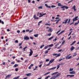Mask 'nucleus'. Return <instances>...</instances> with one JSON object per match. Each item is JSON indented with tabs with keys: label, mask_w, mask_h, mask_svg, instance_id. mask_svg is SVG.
<instances>
[{
	"label": "nucleus",
	"mask_w": 79,
	"mask_h": 79,
	"mask_svg": "<svg viewBox=\"0 0 79 79\" xmlns=\"http://www.w3.org/2000/svg\"><path fill=\"white\" fill-rule=\"evenodd\" d=\"M24 40H29V38L28 37V36H24Z\"/></svg>",
	"instance_id": "nucleus-1"
},
{
	"label": "nucleus",
	"mask_w": 79,
	"mask_h": 79,
	"mask_svg": "<svg viewBox=\"0 0 79 79\" xmlns=\"http://www.w3.org/2000/svg\"><path fill=\"white\" fill-rule=\"evenodd\" d=\"M78 18V16H76L73 19V22H74V21H77L78 19H77Z\"/></svg>",
	"instance_id": "nucleus-2"
},
{
	"label": "nucleus",
	"mask_w": 79,
	"mask_h": 79,
	"mask_svg": "<svg viewBox=\"0 0 79 79\" xmlns=\"http://www.w3.org/2000/svg\"><path fill=\"white\" fill-rule=\"evenodd\" d=\"M72 58V56H69V55L66 57V59H70V58Z\"/></svg>",
	"instance_id": "nucleus-3"
},
{
	"label": "nucleus",
	"mask_w": 79,
	"mask_h": 79,
	"mask_svg": "<svg viewBox=\"0 0 79 79\" xmlns=\"http://www.w3.org/2000/svg\"><path fill=\"white\" fill-rule=\"evenodd\" d=\"M30 54L29 55V56H31L32 55V53H33V51H32L31 49H30Z\"/></svg>",
	"instance_id": "nucleus-4"
},
{
	"label": "nucleus",
	"mask_w": 79,
	"mask_h": 79,
	"mask_svg": "<svg viewBox=\"0 0 79 79\" xmlns=\"http://www.w3.org/2000/svg\"><path fill=\"white\" fill-rule=\"evenodd\" d=\"M68 19H65L64 20V22H62L63 24H66V23H67V22H68Z\"/></svg>",
	"instance_id": "nucleus-5"
},
{
	"label": "nucleus",
	"mask_w": 79,
	"mask_h": 79,
	"mask_svg": "<svg viewBox=\"0 0 79 79\" xmlns=\"http://www.w3.org/2000/svg\"><path fill=\"white\" fill-rule=\"evenodd\" d=\"M76 7L75 6H73L71 8V9H73L74 11H76Z\"/></svg>",
	"instance_id": "nucleus-6"
},
{
	"label": "nucleus",
	"mask_w": 79,
	"mask_h": 79,
	"mask_svg": "<svg viewBox=\"0 0 79 79\" xmlns=\"http://www.w3.org/2000/svg\"><path fill=\"white\" fill-rule=\"evenodd\" d=\"M48 32H52L53 31V29H52V28L50 27L49 28V30H48Z\"/></svg>",
	"instance_id": "nucleus-7"
},
{
	"label": "nucleus",
	"mask_w": 79,
	"mask_h": 79,
	"mask_svg": "<svg viewBox=\"0 0 79 79\" xmlns=\"http://www.w3.org/2000/svg\"><path fill=\"white\" fill-rule=\"evenodd\" d=\"M75 73H76V72L74 71L72 72H69V74H75Z\"/></svg>",
	"instance_id": "nucleus-8"
},
{
	"label": "nucleus",
	"mask_w": 79,
	"mask_h": 79,
	"mask_svg": "<svg viewBox=\"0 0 79 79\" xmlns=\"http://www.w3.org/2000/svg\"><path fill=\"white\" fill-rule=\"evenodd\" d=\"M56 76L55 75L54 76H53L50 79H56Z\"/></svg>",
	"instance_id": "nucleus-9"
},
{
	"label": "nucleus",
	"mask_w": 79,
	"mask_h": 79,
	"mask_svg": "<svg viewBox=\"0 0 79 79\" xmlns=\"http://www.w3.org/2000/svg\"><path fill=\"white\" fill-rule=\"evenodd\" d=\"M11 75H8L6 77V79H7V78H9L11 77Z\"/></svg>",
	"instance_id": "nucleus-10"
},
{
	"label": "nucleus",
	"mask_w": 79,
	"mask_h": 79,
	"mask_svg": "<svg viewBox=\"0 0 79 79\" xmlns=\"http://www.w3.org/2000/svg\"><path fill=\"white\" fill-rule=\"evenodd\" d=\"M65 31L64 30L62 31H61L60 33H59V34H58V35H60V34H61L62 33H63Z\"/></svg>",
	"instance_id": "nucleus-11"
},
{
	"label": "nucleus",
	"mask_w": 79,
	"mask_h": 79,
	"mask_svg": "<svg viewBox=\"0 0 79 79\" xmlns=\"http://www.w3.org/2000/svg\"><path fill=\"white\" fill-rule=\"evenodd\" d=\"M54 60H55V59H53L51 60H50L49 61V63H50V64H51V63H52V62L54 61Z\"/></svg>",
	"instance_id": "nucleus-12"
},
{
	"label": "nucleus",
	"mask_w": 79,
	"mask_h": 79,
	"mask_svg": "<svg viewBox=\"0 0 79 79\" xmlns=\"http://www.w3.org/2000/svg\"><path fill=\"white\" fill-rule=\"evenodd\" d=\"M56 67H54L50 69H49V70H52L53 69H56Z\"/></svg>",
	"instance_id": "nucleus-13"
},
{
	"label": "nucleus",
	"mask_w": 79,
	"mask_h": 79,
	"mask_svg": "<svg viewBox=\"0 0 79 79\" xmlns=\"http://www.w3.org/2000/svg\"><path fill=\"white\" fill-rule=\"evenodd\" d=\"M62 8H65V9H68V8H69V7H68L66 6H63V7H62Z\"/></svg>",
	"instance_id": "nucleus-14"
},
{
	"label": "nucleus",
	"mask_w": 79,
	"mask_h": 79,
	"mask_svg": "<svg viewBox=\"0 0 79 79\" xmlns=\"http://www.w3.org/2000/svg\"><path fill=\"white\" fill-rule=\"evenodd\" d=\"M75 48H74V47L73 46H72V47L71 48L70 50L71 51H73V50H74V49Z\"/></svg>",
	"instance_id": "nucleus-15"
},
{
	"label": "nucleus",
	"mask_w": 79,
	"mask_h": 79,
	"mask_svg": "<svg viewBox=\"0 0 79 79\" xmlns=\"http://www.w3.org/2000/svg\"><path fill=\"white\" fill-rule=\"evenodd\" d=\"M60 75H61V73H58L56 76V77H58V76H60Z\"/></svg>",
	"instance_id": "nucleus-16"
},
{
	"label": "nucleus",
	"mask_w": 79,
	"mask_h": 79,
	"mask_svg": "<svg viewBox=\"0 0 79 79\" xmlns=\"http://www.w3.org/2000/svg\"><path fill=\"white\" fill-rule=\"evenodd\" d=\"M58 6H63V5H61V3H58Z\"/></svg>",
	"instance_id": "nucleus-17"
},
{
	"label": "nucleus",
	"mask_w": 79,
	"mask_h": 79,
	"mask_svg": "<svg viewBox=\"0 0 79 79\" xmlns=\"http://www.w3.org/2000/svg\"><path fill=\"white\" fill-rule=\"evenodd\" d=\"M32 73H29L27 74L26 75L27 76H31V74Z\"/></svg>",
	"instance_id": "nucleus-18"
},
{
	"label": "nucleus",
	"mask_w": 79,
	"mask_h": 79,
	"mask_svg": "<svg viewBox=\"0 0 79 79\" xmlns=\"http://www.w3.org/2000/svg\"><path fill=\"white\" fill-rule=\"evenodd\" d=\"M45 6H46L47 8H51V6H48V5H47V4H45Z\"/></svg>",
	"instance_id": "nucleus-19"
},
{
	"label": "nucleus",
	"mask_w": 79,
	"mask_h": 79,
	"mask_svg": "<svg viewBox=\"0 0 79 79\" xmlns=\"http://www.w3.org/2000/svg\"><path fill=\"white\" fill-rule=\"evenodd\" d=\"M34 37H38V36H39V34L34 35Z\"/></svg>",
	"instance_id": "nucleus-20"
},
{
	"label": "nucleus",
	"mask_w": 79,
	"mask_h": 79,
	"mask_svg": "<svg viewBox=\"0 0 79 79\" xmlns=\"http://www.w3.org/2000/svg\"><path fill=\"white\" fill-rule=\"evenodd\" d=\"M17 66H18V64H15L14 66V68H16Z\"/></svg>",
	"instance_id": "nucleus-21"
},
{
	"label": "nucleus",
	"mask_w": 79,
	"mask_h": 79,
	"mask_svg": "<svg viewBox=\"0 0 79 79\" xmlns=\"http://www.w3.org/2000/svg\"><path fill=\"white\" fill-rule=\"evenodd\" d=\"M2 23V24H4V22L3 21H2V20H0V23Z\"/></svg>",
	"instance_id": "nucleus-22"
},
{
	"label": "nucleus",
	"mask_w": 79,
	"mask_h": 79,
	"mask_svg": "<svg viewBox=\"0 0 79 79\" xmlns=\"http://www.w3.org/2000/svg\"><path fill=\"white\" fill-rule=\"evenodd\" d=\"M60 64H59L57 66V69H58V68H60Z\"/></svg>",
	"instance_id": "nucleus-23"
},
{
	"label": "nucleus",
	"mask_w": 79,
	"mask_h": 79,
	"mask_svg": "<svg viewBox=\"0 0 79 79\" xmlns=\"http://www.w3.org/2000/svg\"><path fill=\"white\" fill-rule=\"evenodd\" d=\"M50 72L47 73H45L44 74V76H46V75H47L48 74H50Z\"/></svg>",
	"instance_id": "nucleus-24"
},
{
	"label": "nucleus",
	"mask_w": 79,
	"mask_h": 79,
	"mask_svg": "<svg viewBox=\"0 0 79 79\" xmlns=\"http://www.w3.org/2000/svg\"><path fill=\"white\" fill-rule=\"evenodd\" d=\"M70 21H71V19H69V20L68 22H67L68 24H69V23H70Z\"/></svg>",
	"instance_id": "nucleus-25"
},
{
	"label": "nucleus",
	"mask_w": 79,
	"mask_h": 79,
	"mask_svg": "<svg viewBox=\"0 0 79 79\" xmlns=\"http://www.w3.org/2000/svg\"><path fill=\"white\" fill-rule=\"evenodd\" d=\"M42 7H43V6H41L38 7V8L39 9H42Z\"/></svg>",
	"instance_id": "nucleus-26"
},
{
	"label": "nucleus",
	"mask_w": 79,
	"mask_h": 79,
	"mask_svg": "<svg viewBox=\"0 0 79 79\" xmlns=\"http://www.w3.org/2000/svg\"><path fill=\"white\" fill-rule=\"evenodd\" d=\"M53 36H52L51 37L48 39V40H50L51 39H53Z\"/></svg>",
	"instance_id": "nucleus-27"
},
{
	"label": "nucleus",
	"mask_w": 79,
	"mask_h": 79,
	"mask_svg": "<svg viewBox=\"0 0 79 79\" xmlns=\"http://www.w3.org/2000/svg\"><path fill=\"white\" fill-rule=\"evenodd\" d=\"M44 46H45V45L43 44V45H42L41 47H40V48H43V47H44Z\"/></svg>",
	"instance_id": "nucleus-28"
},
{
	"label": "nucleus",
	"mask_w": 79,
	"mask_h": 79,
	"mask_svg": "<svg viewBox=\"0 0 79 79\" xmlns=\"http://www.w3.org/2000/svg\"><path fill=\"white\" fill-rule=\"evenodd\" d=\"M61 55V54L60 53L59 54H57V55L56 56V57H58V56H60Z\"/></svg>",
	"instance_id": "nucleus-29"
},
{
	"label": "nucleus",
	"mask_w": 79,
	"mask_h": 79,
	"mask_svg": "<svg viewBox=\"0 0 79 79\" xmlns=\"http://www.w3.org/2000/svg\"><path fill=\"white\" fill-rule=\"evenodd\" d=\"M45 25H46V26H50V25H51V24H50L46 23L45 24Z\"/></svg>",
	"instance_id": "nucleus-30"
},
{
	"label": "nucleus",
	"mask_w": 79,
	"mask_h": 79,
	"mask_svg": "<svg viewBox=\"0 0 79 79\" xmlns=\"http://www.w3.org/2000/svg\"><path fill=\"white\" fill-rule=\"evenodd\" d=\"M62 7H63V6L61 7V8H62L63 9L62 10H63V11H64V10H65V9H64L65 7L62 8Z\"/></svg>",
	"instance_id": "nucleus-31"
},
{
	"label": "nucleus",
	"mask_w": 79,
	"mask_h": 79,
	"mask_svg": "<svg viewBox=\"0 0 79 79\" xmlns=\"http://www.w3.org/2000/svg\"><path fill=\"white\" fill-rule=\"evenodd\" d=\"M51 7L52 8H55V7H56V6L54 5H52L51 6Z\"/></svg>",
	"instance_id": "nucleus-32"
},
{
	"label": "nucleus",
	"mask_w": 79,
	"mask_h": 79,
	"mask_svg": "<svg viewBox=\"0 0 79 79\" xmlns=\"http://www.w3.org/2000/svg\"><path fill=\"white\" fill-rule=\"evenodd\" d=\"M74 75H70V77H74Z\"/></svg>",
	"instance_id": "nucleus-33"
},
{
	"label": "nucleus",
	"mask_w": 79,
	"mask_h": 79,
	"mask_svg": "<svg viewBox=\"0 0 79 79\" xmlns=\"http://www.w3.org/2000/svg\"><path fill=\"white\" fill-rule=\"evenodd\" d=\"M64 43H65V41L64 40L62 43V45H63V44H64Z\"/></svg>",
	"instance_id": "nucleus-34"
},
{
	"label": "nucleus",
	"mask_w": 79,
	"mask_h": 79,
	"mask_svg": "<svg viewBox=\"0 0 79 79\" xmlns=\"http://www.w3.org/2000/svg\"><path fill=\"white\" fill-rule=\"evenodd\" d=\"M73 71V69H70L69 71Z\"/></svg>",
	"instance_id": "nucleus-35"
},
{
	"label": "nucleus",
	"mask_w": 79,
	"mask_h": 79,
	"mask_svg": "<svg viewBox=\"0 0 79 79\" xmlns=\"http://www.w3.org/2000/svg\"><path fill=\"white\" fill-rule=\"evenodd\" d=\"M79 24L78 22L77 23H75V24H74V26H76L77 25V24Z\"/></svg>",
	"instance_id": "nucleus-36"
},
{
	"label": "nucleus",
	"mask_w": 79,
	"mask_h": 79,
	"mask_svg": "<svg viewBox=\"0 0 79 79\" xmlns=\"http://www.w3.org/2000/svg\"><path fill=\"white\" fill-rule=\"evenodd\" d=\"M53 44H52L51 45H48V47H53Z\"/></svg>",
	"instance_id": "nucleus-37"
},
{
	"label": "nucleus",
	"mask_w": 79,
	"mask_h": 79,
	"mask_svg": "<svg viewBox=\"0 0 79 79\" xmlns=\"http://www.w3.org/2000/svg\"><path fill=\"white\" fill-rule=\"evenodd\" d=\"M48 45H47V46H46L44 48V49H47V48H48Z\"/></svg>",
	"instance_id": "nucleus-38"
},
{
	"label": "nucleus",
	"mask_w": 79,
	"mask_h": 79,
	"mask_svg": "<svg viewBox=\"0 0 79 79\" xmlns=\"http://www.w3.org/2000/svg\"><path fill=\"white\" fill-rule=\"evenodd\" d=\"M33 31V29L31 30V31H29V33H31V32H32Z\"/></svg>",
	"instance_id": "nucleus-39"
},
{
	"label": "nucleus",
	"mask_w": 79,
	"mask_h": 79,
	"mask_svg": "<svg viewBox=\"0 0 79 79\" xmlns=\"http://www.w3.org/2000/svg\"><path fill=\"white\" fill-rule=\"evenodd\" d=\"M57 73H58V72H56L54 73L55 75L56 74H57Z\"/></svg>",
	"instance_id": "nucleus-40"
},
{
	"label": "nucleus",
	"mask_w": 79,
	"mask_h": 79,
	"mask_svg": "<svg viewBox=\"0 0 79 79\" xmlns=\"http://www.w3.org/2000/svg\"><path fill=\"white\" fill-rule=\"evenodd\" d=\"M58 55L57 54L54 53V54H53V56H56V55Z\"/></svg>",
	"instance_id": "nucleus-41"
},
{
	"label": "nucleus",
	"mask_w": 79,
	"mask_h": 79,
	"mask_svg": "<svg viewBox=\"0 0 79 79\" xmlns=\"http://www.w3.org/2000/svg\"><path fill=\"white\" fill-rule=\"evenodd\" d=\"M49 60H49V59H47L46 60V62H47V61H49Z\"/></svg>",
	"instance_id": "nucleus-42"
},
{
	"label": "nucleus",
	"mask_w": 79,
	"mask_h": 79,
	"mask_svg": "<svg viewBox=\"0 0 79 79\" xmlns=\"http://www.w3.org/2000/svg\"><path fill=\"white\" fill-rule=\"evenodd\" d=\"M57 40V39H56V38L53 40V41H56Z\"/></svg>",
	"instance_id": "nucleus-43"
},
{
	"label": "nucleus",
	"mask_w": 79,
	"mask_h": 79,
	"mask_svg": "<svg viewBox=\"0 0 79 79\" xmlns=\"http://www.w3.org/2000/svg\"><path fill=\"white\" fill-rule=\"evenodd\" d=\"M15 70L16 71H18V68H17L15 69Z\"/></svg>",
	"instance_id": "nucleus-44"
},
{
	"label": "nucleus",
	"mask_w": 79,
	"mask_h": 79,
	"mask_svg": "<svg viewBox=\"0 0 79 79\" xmlns=\"http://www.w3.org/2000/svg\"><path fill=\"white\" fill-rule=\"evenodd\" d=\"M36 15H35L34 16V18H35H35H36Z\"/></svg>",
	"instance_id": "nucleus-45"
},
{
	"label": "nucleus",
	"mask_w": 79,
	"mask_h": 79,
	"mask_svg": "<svg viewBox=\"0 0 79 79\" xmlns=\"http://www.w3.org/2000/svg\"><path fill=\"white\" fill-rule=\"evenodd\" d=\"M73 31H71L70 32V33H69V34L68 35V36H69V35H71V33H72Z\"/></svg>",
	"instance_id": "nucleus-46"
},
{
	"label": "nucleus",
	"mask_w": 79,
	"mask_h": 79,
	"mask_svg": "<svg viewBox=\"0 0 79 79\" xmlns=\"http://www.w3.org/2000/svg\"><path fill=\"white\" fill-rule=\"evenodd\" d=\"M73 0H72V1H69L68 2V3H71V2H73Z\"/></svg>",
	"instance_id": "nucleus-47"
},
{
	"label": "nucleus",
	"mask_w": 79,
	"mask_h": 79,
	"mask_svg": "<svg viewBox=\"0 0 79 79\" xmlns=\"http://www.w3.org/2000/svg\"><path fill=\"white\" fill-rule=\"evenodd\" d=\"M64 64V63H61L60 64V65H63V64Z\"/></svg>",
	"instance_id": "nucleus-48"
},
{
	"label": "nucleus",
	"mask_w": 79,
	"mask_h": 79,
	"mask_svg": "<svg viewBox=\"0 0 79 79\" xmlns=\"http://www.w3.org/2000/svg\"><path fill=\"white\" fill-rule=\"evenodd\" d=\"M52 35V34L50 33L49 34H48V36H50Z\"/></svg>",
	"instance_id": "nucleus-49"
},
{
	"label": "nucleus",
	"mask_w": 79,
	"mask_h": 79,
	"mask_svg": "<svg viewBox=\"0 0 79 79\" xmlns=\"http://www.w3.org/2000/svg\"><path fill=\"white\" fill-rule=\"evenodd\" d=\"M30 39H32V40H33V37H30Z\"/></svg>",
	"instance_id": "nucleus-50"
},
{
	"label": "nucleus",
	"mask_w": 79,
	"mask_h": 79,
	"mask_svg": "<svg viewBox=\"0 0 79 79\" xmlns=\"http://www.w3.org/2000/svg\"><path fill=\"white\" fill-rule=\"evenodd\" d=\"M15 43H18V40H16L15 41Z\"/></svg>",
	"instance_id": "nucleus-51"
},
{
	"label": "nucleus",
	"mask_w": 79,
	"mask_h": 79,
	"mask_svg": "<svg viewBox=\"0 0 79 79\" xmlns=\"http://www.w3.org/2000/svg\"><path fill=\"white\" fill-rule=\"evenodd\" d=\"M48 53V51H47L45 52V53Z\"/></svg>",
	"instance_id": "nucleus-52"
},
{
	"label": "nucleus",
	"mask_w": 79,
	"mask_h": 79,
	"mask_svg": "<svg viewBox=\"0 0 79 79\" xmlns=\"http://www.w3.org/2000/svg\"><path fill=\"white\" fill-rule=\"evenodd\" d=\"M27 62H28V60H25V62L27 63Z\"/></svg>",
	"instance_id": "nucleus-53"
},
{
	"label": "nucleus",
	"mask_w": 79,
	"mask_h": 79,
	"mask_svg": "<svg viewBox=\"0 0 79 79\" xmlns=\"http://www.w3.org/2000/svg\"><path fill=\"white\" fill-rule=\"evenodd\" d=\"M22 44H23V43H21L19 44V46H21V45H22Z\"/></svg>",
	"instance_id": "nucleus-54"
},
{
	"label": "nucleus",
	"mask_w": 79,
	"mask_h": 79,
	"mask_svg": "<svg viewBox=\"0 0 79 79\" xmlns=\"http://www.w3.org/2000/svg\"><path fill=\"white\" fill-rule=\"evenodd\" d=\"M71 38V36H70L69 38H68V40H69Z\"/></svg>",
	"instance_id": "nucleus-55"
},
{
	"label": "nucleus",
	"mask_w": 79,
	"mask_h": 79,
	"mask_svg": "<svg viewBox=\"0 0 79 79\" xmlns=\"http://www.w3.org/2000/svg\"><path fill=\"white\" fill-rule=\"evenodd\" d=\"M63 60V59H60L59 60V61H61V60Z\"/></svg>",
	"instance_id": "nucleus-56"
},
{
	"label": "nucleus",
	"mask_w": 79,
	"mask_h": 79,
	"mask_svg": "<svg viewBox=\"0 0 79 79\" xmlns=\"http://www.w3.org/2000/svg\"><path fill=\"white\" fill-rule=\"evenodd\" d=\"M76 41H74L73 43H72L74 44H75V43H76Z\"/></svg>",
	"instance_id": "nucleus-57"
},
{
	"label": "nucleus",
	"mask_w": 79,
	"mask_h": 79,
	"mask_svg": "<svg viewBox=\"0 0 79 79\" xmlns=\"http://www.w3.org/2000/svg\"><path fill=\"white\" fill-rule=\"evenodd\" d=\"M15 62H11V64H15Z\"/></svg>",
	"instance_id": "nucleus-58"
},
{
	"label": "nucleus",
	"mask_w": 79,
	"mask_h": 79,
	"mask_svg": "<svg viewBox=\"0 0 79 79\" xmlns=\"http://www.w3.org/2000/svg\"><path fill=\"white\" fill-rule=\"evenodd\" d=\"M17 32L18 33H19V32H20V31H19V30H18V31H17Z\"/></svg>",
	"instance_id": "nucleus-59"
},
{
	"label": "nucleus",
	"mask_w": 79,
	"mask_h": 79,
	"mask_svg": "<svg viewBox=\"0 0 79 79\" xmlns=\"http://www.w3.org/2000/svg\"><path fill=\"white\" fill-rule=\"evenodd\" d=\"M42 66V64H40L39 66V67L40 68V67H41V66Z\"/></svg>",
	"instance_id": "nucleus-60"
},
{
	"label": "nucleus",
	"mask_w": 79,
	"mask_h": 79,
	"mask_svg": "<svg viewBox=\"0 0 79 79\" xmlns=\"http://www.w3.org/2000/svg\"><path fill=\"white\" fill-rule=\"evenodd\" d=\"M60 19H59L57 20V21H58V22H59V21H60Z\"/></svg>",
	"instance_id": "nucleus-61"
},
{
	"label": "nucleus",
	"mask_w": 79,
	"mask_h": 79,
	"mask_svg": "<svg viewBox=\"0 0 79 79\" xmlns=\"http://www.w3.org/2000/svg\"><path fill=\"white\" fill-rule=\"evenodd\" d=\"M34 66V64H31V65H30V66L31 67L32 66Z\"/></svg>",
	"instance_id": "nucleus-62"
},
{
	"label": "nucleus",
	"mask_w": 79,
	"mask_h": 79,
	"mask_svg": "<svg viewBox=\"0 0 79 79\" xmlns=\"http://www.w3.org/2000/svg\"><path fill=\"white\" fill-rule=\"evenodd\" d=\"M77 55V54L75 53L73 55V56H76V55Z\"/></svg>",
	"instance_id": "nucleus-63"
},
{
	"label": "nucleus",
	"mask_w": 79,
	"mask_h": 79,
	"mask_svg": "<svg viewBox=\"0 0 79 79\" xmlns=\"http://www.w3.org/2000/svg\"><path fill=\"white\" fill-rule=\"evenodd\" d=\"M29 30H26V32H29Z\"/></svg>",
	"instance_id": "nucleus-64"
}]
</instances>
